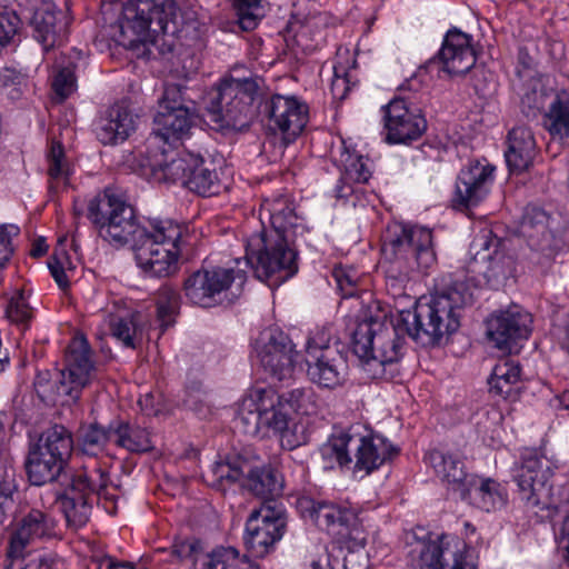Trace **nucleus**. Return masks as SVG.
Masks as SVG:
<instances>
[{
    "mask_svg": "<svg viewBox=\"0 0 569 569\" xmlns=\"http://www.w3.org/2000/svg\"><path fill=\"white\" fill-rule=\"evenodd\" d=\"M287 512L280 505L263 502L252 510L243 536L247 550L254 558H263L273 551L287 530Z\"/></svg>",
    "mask_w": 569,
    "mask_h": 569,
    "instance_id": "14",
    "label": "nucleus"
},
{
    "mask_svg": "<svg viewBox=\"0 0 569 569\" xmlns=\"http://www.w3.org/2000/svg\"><path fill=\"white\" fill-rule=\"evenodd\" d=\"M178 7L174 0H128L120 19L121 33L130 29L141 36L146 31L154 34H174Z\"/></svg>",
    "mask_w": 569,
    "mask_h": 569,
    "instance_id": "12",
    "label": "nucleus"
},
{
    "mask_svg": "<svg viewBox=\"0 0 569 569\" xmlns=\"http://www.w3.org/2000/svg\"><path fill=\"white\" fill-rule=\"evenodd\" d=\"M22 20L34 28L36 38L44 48L59 43L66 33L67 22L62 11H57L51 0H20Z\"/></svg>",
    "mask_w": 569,
    "mask_h": 569,
    "instance_id": "23",
    "label": "nucleus"
},
{
    "mask_svg": "<svg viewBox=\"0 0 569 569\" xmlns=\"http://www.w3.org/2000/svg\"><path fill=\"white\" fill-rule=\"evenodd\" d=\"M64 468L66 465L51 458V456H47L33 447L29 448L26 470L29 481L33 486H43L58 480L64 472Z\"/></svg>",
    "mask_w": 569,
    "mask_h": 569,
    "instance_id": "39",
    "label": "nucleus"
},
{
    "mask_svg": "<svg viewBox=\"0 0 569 569\" xmlns=\"http://www.w3.org/2000/svg\"><path fill=\"white\" fill-rule=\"evenodd\" d=\"M466 489L459 493L461 499H470L477 508L487 512L501 508L507 501L505 488L491 478L473 475L468 480Z\"/></svg>",
    "mask_w": 569,
    "mask_h": 569,
    "instance_id": "32",
    "label": "nucleus"
},
{
    "mask_svg": "<svg viewBox=\"0 0 569 569\" xmlns=\"http://www.w3.org/2000/svg\"><path fill=\"white\" fill-rule=\"evenodd\" d=\"M56 527L54 518L40 509L22 512L9 529L7 557L23 556L30 545L53 537Z\"/></svg>",
    "mask_w": 569,
    "mask_h": 569,
    "instance_id": "20",
    "label": "nucleus"
},
{
    "mask_svg": "<svg viewBox=\"0 0 569 569\" xmlns=\"http://www.w3.org/2000/svg\"><path fill=\"white\" fill-rule=\"evenodd\" d=\"M152 140H161L164 143H173L189 133L192 126V117L187 107L167 104L154 116Z\"/></svg>",
    "mask_w": 569,
    "mask_h": 569,
    "instance_id": "29",
    "label": "nucleus"
},
{
    "mask_svg": "<svg viewBox=\"0 0 569 569\" xmlns=\"http://www.w3.org/2000/svg\"><path fill=\"white\" fill-rule=\"evenodd\" d=\"M262 112L268 129L280 134L286 146L301 134L309 119L308 106L295 96H271L264 101Z\"/></svg>",
    "mask_w": 569,
    "mask_h": 569,
    "instance_id": "16",
    "label": "nucleus"
},
{
    "mask_svg": "<svg viewBox=\"0 0 569 569\" xmlns=\"http://www.w3.org/2000/svg\"><path fill=\"white\" fill-rule=\"evenodd\" d=\"M193 153H183L166 160L154 159L149 161L151 177L157 182L178 183L186 187V180L190 171Z\"/></svg>",
    "mask_w": 569,
    "mask_h": 569,
    "instance_id": "40",
    "label": "nucleus"
},
{
    "mask_svg": "<svg viewBox=\"0 0 569 569\" xmlns=\"http://www.w3.org/2000/svg\"><path fill=\"white\" fill-rule=\"evenodd\" d=\"M495 171V166L487 160L467 163L460 170L456 181L453 206L466 209L478 206L490 192Z\"/></svg>",
    "mask_w": 569,
    "mask_h": 569,
    "instance_id": "22",
    "label": "nucleus"
},
{
    "mask_svg": "<svg viewBox=\"0 0 569 569\" xmlns=\"http://www.w3.org/2000/svg\"><path fill=\"white\" fill-rule=\"evenodd\" d=\"M305 361L309 380L320 388L335 389L347 379V360L338 348H311Z\"/></svg>",
    "mask_w": 569,
    "mask_h": 569,
    "instance_id": "25",
    "label": "nucleus"
},
{
    "mask_svg": "<svg viewBox=\"0 0 569 569\" xmlns=\"http://www.w3.org/2000/svg\"><path fill=\"white\" fill-rule=\"evenodd\" d=\"M383 109L386 142L408 144L418 140L427 129V121L420 109L407 98H393Z\"/></svg>",
    "mask_w": 569,
    "mask_h": 569,
    "instance_id": "19",
    "label": "nucleus"
},
{
    "mask_svg": "<svg viewBox=\"0 0 569 569\" xmlns=\"http://www.w3.org/2000/svg\"><path fill=\"white\" fill-rule=\"evenodd\" d=\"M500 246V239L490 230H481L476 234L469 247L470 261L467 271L472 276L465 274L473 282L476 276H482L490 288H500L513 270L511 257Z\"/></svg>",
    "mask_w": 569,
    "mask_h": 569,
    "instance_id": "13",
    "label": "nucleus"
},
{
    "mask_svg": "<svg viewBox=\"0 0 569 569\" xmlns=\"http://www.w3.org/2000/svg\"><path fill=\"white\" fill-rule=\"evenodd\" d=\"M9 563L4 569H61L60 559L52 552L47 551H23V556L18 559L7 557Z\"/></svg>",
    "mask_w": 569,
    "mask_h": 569,
    "instance_id": "46",
    "label": "nucleus"
},
{
    "mask_svg": "<svg viewBox=\"0 0 569 569\" xmlns=\"http://www.w3.org/2000/svg\"><path fill=\"white\" fill-rule=\"evenodd\" d=\"M549 217L545 210L530 207L526 209L521 222V232L528 239L532 240L536 236L545 237L547 234Z\"/></svg>",
    "mask_w": 569,
    "mask_h": 569,
    "instance_id": "52",
    "label": "nucleus"
},
{
    "mask_svg": "<svg viewBox=\"0 0 569 569\" xmlns=\"http://www.w3.org/2000/svg\"><path fill=\"white\" fill-rule=\"evenodd\" d=\"M114 420L107 427L97 422L81 426L78 431V447L89 456H97L107 445L113 443Z\"/></svg>",
    "mask_w": 569,
    "mask_h": 569,
    "instance_id": "44",
    "label": "nucleus"
},
{
    "mask_svg": "<svg viewBox=\"0 0 569 569\" xmlns=\"http://www.w3.org/2000/svg\"><path fill=\"white\" fill-rule=\"evenodd\" d=\"M231 2L238 23L244 31L253 30L266 14L262 0H231Z\"/></svg>",
    "mask_w": 569,
    "mask_h": 569,
    "instance_id": "47",
    "label": "nucleus"
},
{
    "mask_svg": "<svg viewBox=\"0 0 569 569\" xmlns=\"http://www.w3.org/2000/svg\"><path fill=\"white\" fill-rule=\"evenodd\" d=\"M298 508L305 518L330 535L342 548L353 551L365 547L367 535L352 508L308 497L298 500Z\"/></svg>",
    "mask_w": 569,
    "mask_h": 569,
    "instance_id": "10",
    "label": "nucleus"
},
{
    "mask_svg": "<svg viewBox=\"0 0 569 569\" xmlns=\"http://www.w3.org/2000/svg\"><path fill=\"white\" fill-rule=\"evenodd\" d=\"M293 242L295 237L263 229L247 239L246 264L259 280L279 284L298 271Z\"/></svg>",
    "mask_w": 569,
    "mask_h": 569,
    "instance_id": "7",
    "label": "nucleus"
},
{
    "mask_svg": "<svg viewBox=\"0 0 569 569\" xmlns=\"http://www.w3.org/2000/svg\"><path fill=\"white\" fill-rule=\"evenodd\" d=\"M521 369L518 362L511 359H501L493 368L488 380L490 392L502 398L511 397L520 382Z\"/></svg>",
    "mask_w": 569,
    "mask_h": 569,
    "instance_id": "42",
    "label": "nucleus"
},
{
    "mask_svg": "<svg viewBox=\"0 0 569 569\" xmlns=\"http://www.w3.org/2000/svg\"><path fill=\"white\" fill-rule=\"evenodd\" d=\"M107 321L112 336L127 348H136L140 328L141 315L137 311L116 303L107 309Z\"/></svg>",
    "mask_w": 569,
    "mask_h": 569,
    "instance_id": "36",
    "label": "nucleus"
},
{
    "mask_svg": "<svg viewBox=\"0 0 569 569\" xmlns=\"http://www.w3.org/2000/svg\"><path fill=\"white\" fill-rule=\"evenodd\" d=\"M279 396L290 416L295 412L300 415H311L316 411V403L312 399L313 392L311 389L297 388L279 393Z\"/></svg>",
    "mask_w": 569,
    "mask_h": 569,
    "instance_id": "48",
    "label": "nucleus"
},
{
    "mask_svg": "<svg viewBox=\"0 0 569 569\" xmlns=\"http://www.w3.org/2000/svg\"><path fill=\"white\" fill-rule=\"evenodd\" d=\"M476 288L463 271L439 277L429 298L419 299L412 310L402 311L407 336L423 347L439 345L459 329L462 311L472 302Z\"/></svg>",
    "mask_w": 569,
    "mask_h": 569,
    "instance_id": "1",
    "label": "nucleus"
},
{
    "mask_svg": "<svg viewBox=\"0 0 569 569\" xmlns=\"http://www.w3.org/2000/svg\"><path fill=\"white\" fill-rule=\"evenodd\" d=\"M259 86L250 78L222 79L209 93L206 110L219 129L241 130L254 116Z\"/></svg>",
    "mask_w": 569,
    "mask_h": 569,
    "instance_id": "9",
    "label": "nucleus"
},
{
    "mask_svg": "<svg viewBox=\"0 0 569 569\" xmlns=\"http://www.w3.org/2000/svg\"><path fill=\"white\" fill-rule=\"evenodd\" d=\"M52 89L61 100L68 98L76 89L73 70L69 67L60 69L53 78Z\"/></svg>",
    "mask_w": 569,
    "mask_h": 569,
    "instance_id": "59",
    "label": "nucleus"
},
{
    "mask_svg": "<svg viewBox=\"0 0 569 569\" xmlns=\"http://www.w3.org/2000/svg\"><path fill=\"white\" fill-rule=\"evenodd\" d=\"M233 282L241 287L246 282V272L221 267L199 269L184 280L183 291L191 303L210 308L218 303L221 293Z\"/></svg>",
    "mask_w": 569,
    "mask_h": 569,
    "instance_id": "15",
    "label": "nucleus"
},
{
    "mask_svg": "<svg viewBox=\"0 0 569 569\" xmlns=\"http://www.w3.org/2000/svg\"><path fill=\"white\" fill-rule=\"evenodd\" d=\"M87 216L97 227L99 236L117 247L132 246L148 230L139 224L134 209L126 197L111 187L90 200Z\"/></svg>",
    "mask_w": 569,
    "mask_h": 569,
    "instance_id": "8",
    "label": "nucleus"
},
{
    "mask_svg": "<svg viewBox=\"0 0 569 569\" xmlns=\"http://www.w3.org/2000/svg\"><path fill=\"white\" fill-rule=\"evenodd\" d=\"M530 323V315L515 306L488 319L487 336L498 349L511 352L513 342L528 338Z\"/></svg>",
    "mask_w": 569,
    "mask_h": 569,
    "instance_id": "26",
    "label": "nucleus"
},
{
    "mask_svg": "<svg viewBox=\"0 0 569 569\" xmlns=\"http://www.w3.org/2000/svg\"><path fill=\"white\" fill-rule=\"evenodd\" d=\"M413 569H477L473 550L458 537L441 535L425 543Z\"/></svg>",
    "mask_w": 569,
    "mask_h": 569,
    "instance_id": "18",
    "label": "nucleus"
},
{
    "mask_svg": "<svg viewBox=\"0 0 569 569\" xmlns=\"http://www.w3.org/2000/svg\"><path fill=\"white\" fill-rule=\"evenodd\" d=\"M93 490L89 476L80 471L71 477L64 491L57 497L56 503L69 528L78 530L90 520Z\"/></svg>",
    "mask_w": 569,
    "mask_h": 569,
    "instance_id": "24",
    "label": "nucleus"
},
{
    "mask_svg": "<svg viewBox=\"0 0 569 569\" xmlns=\"http://www.w3.org/2000/svg\"><path fill=\"white\" fill-rule=\"evenodd\" d=\"M236 427L243 433L256 437L269 430L280 436L282 447L292 450L303 442L297 435V425L281 402L277 391L271 388L254 389L241 401L236 417Z\"/></svg>",
    "mask_w": 569,
    "mask_h": 569,
    "instance_id": "2",
    "label": "nucleus"
},
{
    "mask_svg": "<svg viewBox=\"0 0 569 569\" xmlns=\"http://www.w3.org/2000/svg\"><path fill=\"white\" fill-rule=\"evenodd\" d=\"M249 461L241 456H230L213 462L203 473V479L208 486L219 490H226L244 478Z\"/></svg>",
    "mask_w": 569,
    "mask_h": 569,
    "instance_id": "37",
    "label": "nucleus"
},
{
    "mask_svg": "<svg viewBox=\"0 0 569 569\" xmlns=\"http://www.w3.org/2000/svg\"><path fill=\"white\" fill-rule=\"evenodd\" d=\"M137 120L138 116L124 102H118L100 113L93 123V132L102 144H118L136 130Z\"/></svg>",
    "mask_w": 569,
    "mask_h": 569,
    "instance_id": "27",
    "label": "nucleus"
},
{
    "mask_svg": "<svg viewBox=\"0 0 569 569\" xmlns=\"http://www.w3.org/2000/svg\"><path fill=\"white\" fill-rule=\"evenodd\" d=\"M20 229L16 224H0V268H3L13 254L12 239L18 237Z\"/></svg>",
    "mask_w": 569,
    "mask_h": 569,
    "instance_id": "58",
    "label": "nucleus"
},
{
    "mask_svg": "<svg viewBox=\"0 0 569 569\" xmlns=\"http://www.w3.org/2000/svg\"><path fill=\"white\" fill-rule=\"evenodd\" d=\"M94 376L96 367L90 346L83 336H77L68 346L66 367L56 373L54 379H51L48 371L39 372L33 385L43 401L70 405L78 401Z\"/></svg>",
    "mask_w": 569,
    "mask_h": 569,
    "instance_id": "4",
    "label": "nucleus"
},
{
    "mask_svg": "<svg viewBox=\"0 0 569 569\" xmlns=\"http://www.w3.org/2000/svg\"><path fill=\"white\" fill-rule=\"evenodd\" d=\"M49 189L58 192L69 184L71 167L64 157L63 147L60 142L53 141L47 156Z\"/></svg>",
    "mask_w": 569,
    "mask_h": 569,
    "instance_id": "45",
    "label": "nucleus"
},
{
    "mask_svg": "<svg viewBox=\"0 0 569 569\" xmlns=\"http://www.w3.org/2000/svg\"><path fill=\"white\" fill-rule=\"evenodd\" d=\"M342 164L343 170L341 177H343V181L363 184L371 177L368 159L362 156L347 153L346 158L342 160Z\"/></svg>",
    "mask_w": 569,
    "mask_h": 569,
    "instance_id": "51",
    "label": "nucleus"
},
{
    "mask_svg": "<svg viewBox=\"0 0 569 569\" xmlns=\"http://www.w3.org/2000/svg\"><path fill=\"white\" fill-rule=\"evenodd\" d=\"M186 188L202 197L218 194L223 184L214 162L206 160L199 154H193Z\"/></svg>",
    "mask_w": 569,
    "mask_h": 569,
    "instance_id": "35",
    "label": "nucleus"
},
{
    "mask_svg": "<svg viewBox=\"0 0 569 569\" xmlns=\"http://www.w3.org/2000/svg\"><path fill=\"white\" fill-rule=\"evenodd\" d=\"M187 229L171 220H160L151 224L131 246L138 268L151 278H166L174 274L178 259L186 244Z\"/></svg>",
    "mask_w": 569,
    "mask_h": 569,
    "instance_id": "6",
    "label": "nucleus"
},
{
    "mask_svg": "<svg viewBox=\"0 0 569 569\" xmlns=\"http://www.w3.org/2000/svg\"><path fill=\"white\" fill-rule=\"evenodd\" d=\"M256 349L263 370L278 381L293 376L297 352L290 338L278 328L260 332Z\"/></svg>",
    "mask_w": 569,
    "mask_h": 569,
    "instance_id": "17",
    "label": "nucleus"
},
{
    "mask_svg": "<svg viewBox=\"0 0 569 569\" xmlns=\"http://www.w3.org/2000/svg\"><path fill=\"white\" fill-rule=\"evenodd\" d=\"M429 465L442 481L447 482L453 491L465 492L468 480L473 476L466 471L462 459L442 450H431L427 455Z\"/></svg>",
    "mask_w": 569,
    "mask_h": 569,
    "instance_id": "33",
    "label": "nucleus"
},
{
    "mask_svg": "<svg viewBox=\"0 0 569 569\" xmlns=\"http://www.w3.org/2000/svg\"><path fill=\"white\" fill-rule=\"evenodd\" d=\"M557 539L559 547L565 551L563 558L569 563V515L562 520L557 533Z\"/></svg>",
    "mask_w": 569,
    "mask_h": 569,
    "instance_id": "64",
    "label": "nucleus"
},
{
    "mask_svg": "<svg viewBox=\"0 0 569 569\" xmlns=\"http://www.w3.org/2000/svg\"><path fill=\"white\" fill-rule=\"evenodd\" d=\"M545 106V93L535 88L528 89L521 96L520 107L527 118H535Z\"/></svg>",
    "mask_w": 569,
    "mask_h": 569,
    "instance_id": "60",
    "label": "nucleus"
},
{
    "mask_svg": "<svg viewBox=\"0 0 569 569\" xmlns=\"http://www.w3.org/2000/svg\"><path fill=\"white\" fill-rule=\"evenodd\" d=\"M355 450V471L366 475L378 469L392 455V447L381 437H359L341 433L329 439L322 449V456L335 460L339 467H347L352 459L350 450Z\"/></svg>",
    "mask_w": 569,
    "mask_h": 569,
    "instance_id": "11",
    "label": "nucleus"
},
{
    "mask_svg": "<svg viewBox=\"0 0 569 569\" xmlns=\"http://www.w3.org/2000/svg\"><path fill=\"white\" fill-rule=\"evenodd\" d=\"M34 449L42 451L47 456L57 459L67 466V462L73 450V439L71 432L61 425L44 430L37 442L31 445Z\"/></svg>",
    "mask_w": 569,
    "mask_h": 569,
    "instance_id": "38",
    "label": "nucleus"
},
{
    "mask_svg": "<svg viewBox=\"0 0 569 569\" xmlns=\"http://www.w3.org/2000/svg\"><path fill=\"white\" fill-rule=\"evenodd\" d=\"M16 472L12 467L0 465V523L6 518V508L12 501L16 490Z\"/></svg>",
    "mask_w": 569,
    "mask_h": 569,
    "instance_id": "55",
    "label": "nucleus"
},
{
    "mask_svg": "<svg viewBox=\"0 0 569 569\" xmlns=\"http://www.w3.org/2000/svg\"><path fill=\"white\" fill-rule=\"evenodd\" d=\"M248 565L233 547L218 548L209 555L204 569H244Z\"/></svg>",
    "mask_w": 569,
    "mask_h": 569,
    "instance_id": "53",
    "label": "nucleus"
},
{
    "mask_svg": "<svg viewBox=\"0 0 569 569\" xmlns=\"http://www.w3.org/2000/svg\"><path fill=\"white\" fill-rule=\"evenodd\" d=\"M536 153V139L530 128L518 126L509 131L505 158L510 172L520 173L529 169Z\"/></svg>",
    "mask_w": 569,
    "mask_h": 569,
    "instance_id": "30",
    "label": "nucleus"
},
{
    "mask_svg": "<svg viewBox=\"0 0 569 569\" xmlns=\"http://www.w3.org/2000/svg\"><path fill=\"white\" fill-rule=\"evenodd\" d=\"M261 216H267L271 229L283 236L296 237L298 229H303L296 213L293 201L286 194H277L263 199L260 209Z\"/></svg>",
    "mask_w": 569,
    "mask_h": 569,
    "instance_id": "31",
    "label": "nucleus"
},
{
    "mask_svg": "<svg viewBox=\"0 0 569 569\" xmlns=\"http://www.w3.org/2000/svg\"><path fill=\"white\" fill-rule=\"evenodd\" d=\"M0 81L4 94L13 101L21 99L28 88V76L13 67L1 68Z\"/></svg>",
    "mask_w": 569,
    "mask_h": 569,
    "instance_id": "49",
    "label": "nucleus"
},
{
    "mask_svg": "<svg viewBox=\"0 0 569 569\" xmlns=\"http://www.w3.org/2000/svg\"><path fill=\"white\" fill-rule=\"evenodd\" d=\"M22 16L3 8L0 10V50L6 47L18 32Z\"/></svg>",
    "mask_w": 569,
    "mask_h": 569,
    "instance_id": "57",
    "label": "nucleus"
},
{
    "mask_svg": "<svg viewBox=\"0 0 569 569\" xmlns=\"http://www.w3.org/2000/svg\"><path fill=\"white\" fill-rule=\"evenodd\" d=\"M543 126L553 139L569 147V96L556 94L543 117Z\"/></svg>",
    "mask_w": 569,
    "mask_h": 569,
    "instance_id": "41",
    "label": "nucleus"
},
{
    "mask_svg": "<svg viewBox=\"0 0 569 569\" xmlns=\"http://www.w3.org/2000/svg\"><path fill=\"white\" fill-rule=\"evenodd\" d=\"M244 487L253 495L264 499V502L276 503L274 498L282 493L283 479L279 472L268 466H253L249 461L246 469Z\"/></svg>",
    "mask_w": 569,
    "mask_h": 569,
    "instance_id": "34",
    "label": "nucleus"
},
{
    "mask_svg": "<svg viewBox=\"0 0 569 569\" xmlns=\"http://www.w3.org/2000/svg\"><path fill=\"white\" fill-rule=\"evenodd\" d=\"M113 443L130 452H147L153 448L150 433L136 425L114 420Z\"/></svg>",
    "mask_w": 569,
    "mask_h": 569,
    "instance_id": "43",
    "label": "nucleus"
},
{
    "mask_svg": "<svg viewBox=\"0 0 569 569\" xmlns=\"http://www.w3.org/2000/svg\"><path fill=\"white\" fill-rule=\"evenodd\" d=\"M381 253L386 272L395 279L407 278L415 270L430 268L436 254L431 230L396 223L388 227Z\"/></svg>",
    "mask_w": 569,
    "mask_h": 569,
    "instance_id": "5",
    "label": "nucleus"
},
{
    "mask_svg": "<svg viewBox=\"0 0 569 569\" xmlns=\"http://www.w3.org/2000/svg\"><path fill=\"white\" fill-rule=\"evenodd\" d=\"M6 315L8 319L19 326L22 330L29 328L32 319V309L22 292L14 295L8 302Z\"/></svg>",
    "mask_w": 569,
    "mask_h": 569,
    "instance_id": "54",
    "label": "nucleus"
},
{
    "mask_svg": "<svg viewBox=\"0 0 569 569\" xmlns=\"http://www.w3.org/2000/svg\"><path fill=\"white\" fill-rule=\"evenodd\" d=\"M179 309V295L169 286H162L158 290L157 316L161 327L167 328L172 323L173 316Z\"/></svg>",
    "mask_w": 569,
    "mask_h": 569,
    "instance_id": "50",
    "label": "nucleus"
},
{
    "mask_svg": "<svg viewBox=\"0 0 569 569\" xmlns=\"http://www.w3.org/2000/svg\"><path fill=\"white\" fill-rule=\"evenodd\" d=\"M551 475V468L545 458H540L533 452L522 457L515 478L521 499L528 506L549 507L550 488L548 487V481Z\"/></svg>",
    "mask_w": 569,
    "mask_h": 569,
    "instance_id": "21",
    "label": "nucleus"
},
{
    "mask_svg": "<svg viewBox=\"0 0 569 569\" xmlns=\"http://www.w3.org/2000/svg\"><path fill=\"white\" fill-rule=\"evenodd\" d=\"M359 186L360 184L352 181H343V177H340L337 186L333 189L335 196L345 204L348 198L355 193Z\"/></svg>",
    "mask_w": 569,
    "mask_h": 569,
    "instance_id": "63",
    "label": "nucleus"
},
{
    "mask_svg": "<svg viewBox=\"0 0 569 569\" xmlns=\"http://www.w3.org/2000/svg\"><path fill=\"white\" fill-rule=\"evenodd\" d=\"M99 483H97L92 477H89V481L91 482L94 490L92 491V498L97 496L98 501L102 502V507L106 509L108 513H114L117 511V506L114 503V496L109 493L107 488V477L102 473H98Z\"/></svg>",
    "mask_w": 569,
    "mask_h": 569,
    "instance_id": "62",
    "label": "nucleus"
},
{
    "mask_svg": "<svg viewBox=\"0 0 569 569\" xmlns=\"http://www.w3.org/2000/svg\"><path fill=\"white\" fill-rule=\"evenodd\" d=\"M332 277L337 283V288L341 291L342 297H352L356 292V287L359 280L358 272L355 268L349 267H335Z\"/></svg>",
    "mask_w": 569,
    "mask_h": 569,
    "instance_id": "56",
    "label": "nucleus"
},
{
    "mask_svg": "<svg viewBox=\"0 0 569 569\" xmlns=\"http://www.w3.org/2000/svg\"><path fill=\"white\" fill-rule=\"evenodd\" d=\"M406 327L402 311L396 321L389 320L382 312H365L351 332L352 351L368 365L372 362L383 368L397 362L402 356Z\"/></svg>",
    "mask_w": 569,
    "mask_h": 569,
    "instance_id": "3",
    "label": "nucleus"
},
{
    "mask_svg": "<svg viewBox=\"0 0 569 569\" xmlns=\"http://www.w3.org/2000/svg\"><path fill=\"white\" fill-rule=\"evenodd\" d=\"M442 70L450 76H462L475 67L477 57L471 37L457 29L449 30L438 53Z\"/></svg>",
    "mask_w": 569,
    "mask_h": 569,
    "instance_id": "28",
    "label": "nucleus"
},
{
    "mask_svg": "<svg viewBox=\"0 0 569 569\" xmlns=\"http://www.w3.org/2000/svg\"><path fill=\"white\" fill-rule=\"evenodd\" d=\"M351 88L350 72L341 63L333 67V79L331 81V93L335 99L343 100Z\"/></svg>",
    "mask_w": 569,
    "mask_h": 569,
    "instance_id": "61",
    "label": "nucleus"
}]
</instances>
